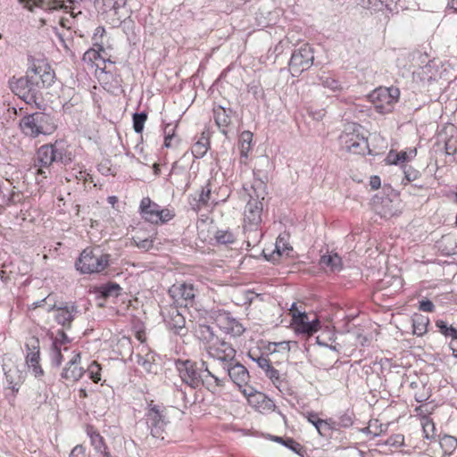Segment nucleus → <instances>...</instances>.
Returning a JSON list of instances; mask_svg holds the SVG:
<instances>
[{
    "mask_svg": "<svg viewBox=\"0 0 457 457\" xmlns=\"http://www.w3.org/2000/svg\"><path fill=\"white\" fill-rule=\"evenodd\" d=\"M175 367L181 380L190 387L195 389L204 386L211 392L223 386V380L209 370L207 362L201 360L199 362L192 360L175 361Z\"/></svg>",
    "mask_w": 457,
    "mask_h": 457,
    "instance_id": "1",
    "label": "nucleus"
},
{
    "mask_svg": "<svg viewBox=\"0 0 457 457\" xmlns=\"http://www.w3.org/2000/svg\"><path fill=\"white\" fill-rule=\"evenodd\" d=\"M252 189L254 195H250V199L245 208V230L247 235V243L252 238L257 242L261 237V232L258 231V227L262 221V212L263 210L262 200L264 199L266 192V184L264 179L254 178Z\"/></svg>",
    "mask_w": 457,
    "mask_h": 457,
    "instance_id": "2",
    "label": "nucleus"
},
{
    "mask_svg": "<svg viewBox=\"0 0 457 457\" xmlns=\"http://www.w3.org/2000/svg\"><path fill=\"white\" fill-rule=\"evenodd\" d=\"M19 125L25 136L33 138L39 135H51L57 129L55 119L51 114L43 112L25 115L21 119Z\"/></svg>",
    "mask_w": 457,
    "mask_h": 457,
    "instance_id": "3",
    "label": "nucleus"
},
{
    "mask_svg": "<svg viewBox=\"0 0 457 457\" xmlns=\"http://www.w3.org/2000/svg\"><path fill=\"white\" fill-rule=\"evenodd\" d=\"M111 254L104 253L100 248L84 249L75 266L82 274L100 273L110 265Z\"/></svg>",
    "mask_w": 457,
    "mask_h": 457,
    "instance_id": "4",
    "label": "nucleus"
},
{
    "mask_svg": "<svg viewBox=\"0 0 457 457\" xmlns=\"http://www.w3.org/2000/svg\"><path fill=\"white\" fill-rule=\"evenodd\" d=\"M145 416L151 436L164 440L168 436L167 427L170 424L168 407L163 404H155L151 401Z\"/></svg>",
    "mask_w": 457,
    "mask_h": 457,
    "instance_id": "5",
    "label": "nucleus"
},
{
    "mask_svg": "<svg viewBox=\"0 0 457 457\" xmlns=\"http://www.w3.org/2000/svg\"><path fill=\"white\" fill-rule=\"evenodd\" d=\"M37 161L41 168H48L54 162L68 164L71 162V153L66 148L64 141L41 145L37 152Z\"/></svg>",
    "mask_w": 457,
    "mask_h": 457,
    "instance_id": "6",
    "label": "nucleus"
},
{
    "mask_svg": "<svg viewBox=\"0 0 457 457\" xmlns=\"http://www.w3.org/2000/svg\"><path fill=\"white\" fill-rule=\"evenodd\" d=\"M9 87L12 92L26 104H35L39 108L43 101L42 88L37 87L27 73L25 76L18 79L12 77L9 80Z\"/></svg>",
    "mask_w": 457,
    "mask_h": 457,
    "instance_id": "7",
    "label": "nucleus"
},
{
    "mask_svg": "<svg viewBox=\"0 0 457 457\" xmlns=\"http://www.w3.org/2000/svg\"><path fill=\"white\" fill-rule=\"evenodd\" d=\"M361 126L356 123L348 125L339 136L341 148L354 154H365L369 148L367 138L361 135Z\"/></svg>",
    "mask_w": 457,
    "mask_h": 457,
    "instance_id": "8",
    "label": "nucleus"
},
{
    "mask_svg": "<svg viewBox=\"0 0 457 457\" xmlns=\"http://www.w3.org/2000/svg\"><path fill=\"white\" fill-rule=\"evenodd\" d=\"M29 66L26 73L37 87L42 89L51 87L55 79V72L50 64L44 59L32 56L28 58Z\"/></svg>",
    "mask_w": 457,
    "mask_h": 457,
    "instance_id": "9",
    "label": "nucleus"
},
{
    "mask_svg": "<svg viewBox=\"0 0 457 457\" xmlns=\"http://www.w3.org/2000/svg\"><path fill=\"white\" fill-rule=\"evenodd\" d=\"M139 209L142 218L153 224L166 223L175 216L170 210L162 208L149 197H144L141 200Z\"/></svg>",
    "mask_w": 457,
    "mask_h": 457,
    "instance_id": "10",
    "label": "nucleus"
},
{
    "mask_svg": "<svg viewBox=\"0 0 457 457\" xmlns=\"http://www.w3.org/2000/svg\"><path fill=\"white\" fill-rule=\"evenodd\" d=\"M47 312H55L54 320L61 325L63 329H71L75 317L79 313V310L75 302L57 303L54 301L46 310Z\"/></svg>",
    "mask_w": 457,
    "mask_h": 457,
    "instance_id": "11",
    "label": "nucleus"
},
{
    "mask_svg": "<svg viewBox=\"0 0 457 457\" xmlns=\"http://www.w3.org/2000/svg\"><path fill=\"white\" fill-rule=\"evenodd\" d=\"M314 61L313 49L308 44L294 50L288 62L292 76L296 77L312 67Z\"/></svg>",
    "mask_w": 457,
    "mask_h": 457,
    "instance_id": "12",
    "label": "nucleus"
},
{
    "mask_svg": "<svg viewBox=\"0 0 457 457\" xmlns=\"http://www.w3.org/2000/svg\"><path fill=\"white\" fill-rule=\"evenodd\" d=\"M399 96L400 91L397 87H379L371 93L370 98L378 112L387 113L392 111Z\"/></svg>",
    "mask_w": 457,
    "mask_h": 457,
    "instance_id": "13",
    "label": "nucleus"
},
{
    "mask_svg": "<svg viewBox=\"0 0 457 457\" xmlns=\"http://www.w3.org/2000/svg\"><path fill=\"white\" fill-rule=\"evenodd\" d=\"M292 316V324L298 334L311 336L320 328V320L314 316L312 320L305 312H300L294 303L289 309Z\"/></svg>",
    "mask_w": 457,
    "mask_h": 457,
    "instance_id": "14",
    "label": "nucleus"
},
{
    "mask_svg": "<svg viewBox=\"0 0 457 457\" xmlns=\"http://www.w3.org/2000/svg\"><path fill=\"white\" fill-rule=\"evenodd\" d=\"M391 194L386 195H376L373 198V209L381 218L389 219L398 212V195L392 188H388Z\"/></svg>",
    "mask_w": 457,
    "mask_h": 457,
    "instance_id": "15",
    "label": "nucleus"
},
{
    "mask_svg": "<svg viewBox=\"0 0 457 457\" xmlns=\"http://www.w3.org/2000/svg\"><path fill=\"white\" fill-rule=\"evenodd\" d=\"M194 162L192 154L188 152L183 154L179 160L173 162L170 176H174L177 187H181L186 191L190 187V173L187 171L188 167Z\"/></svg>",
    "mask_w": 457,
    "mask_h": 457,
    "instance_id": "16",
    "label": "nucleus"
},
{
    "mask_svg": "<svg viewBox=\"0 0 457 457\" xmlns=\"http://www.w3.org/2000/svg\"><path fill=\"white\" fill-rule=\"evenodd\" d=\"M197 289L191 283H176L168 290L169 295L181 306H192Z\"/></svg>",
    "mask_w": 457,
    "mask_h": 457,
    "instance_id": "17",
    "label": "nucleus"
},
{
    "mask_svg": "<svg viewBox=\"0 0 457 457\" xmlns=\"http://www.w3.org/2000/svg\"><path fill=\"white\" fill-rule=\"evenodd\" d=\"M204 349L211 358L222 361L224 365L230 361H234L236 356V350L233 346L229 343L220 338H218L212 345L204 346Z\"/></svg>",
    "mask_w": 457,
    "mask_h": 457,
    "instance_id": "18",
    "label": "nucleus"
},
{
    "mask_svg": "<svg viewBox=\"0 0 457 457\" xmlns=\"http://www.w3.org/2000/svg\"><path fill=\"white\" fill-rule=\"evenodd\" d=\"M161 314L170 329L174 330L178 335H184L183 331H186V320L177 306L164 307L162 309Z\"/></svg>",
    "mask_w": 457,
    "mask_h": 457,
    "instance_id": "19",
    "label": "nucleus"
},
{
    "mask_svg": "<svg viewBox=\"0 0 457 457\" xmlns=\"http://www.w3.org/2000/svg\"><path fill=\"white\" fill-rule=\"evenodd\" d=\"M223 369L229 376L231 381L239 388L247 386L250 375L249 371L243 364L234 359V361H230L224 365Z\"/></svg>",
    "mask_w": 457,
    "mask_h": 457,
    "instance_id": "20",
    "label": "nucleus"
},
{
    "mask_svg": "<svg viewBox=\"0 0 457 457\" xmlns=\"http://www.w3.org/2000/svg\"><path fill=\"white\" fill-rule=\"evenodd\" d=\"M127 0H96V4L99 5L102 4V12L111 13L115 16L112 18L110 21L112 26H119L124 20V14H120V10L125 7Z\"/></svg>",
    "mask_w": 457,
    "mask_h": 457,
    "instance_id": "21",
    "label": "nucleus"
},
{
    "mask_svg": "<svg viewBox=\"0 0 457 457\" xmlns=\"http://www.w3.org/2000/svg\"><path fill=\"white\" fill-rule=\"evenodd\" d=\"M242 393L248 396V401L260 411L270 412L276 410V404L272 399L261 392H253V388L242 389Z\"/></svg>",
    "mask_w": 457,
    "mask_h": 457,
    "instance_id": "22",
    "label": "nucleus"
},
{
    "mask_svg": "<svg viewBox=\"0 0 457 457\" xmlns=\"http://www.w3.org/2000/svg\"><path fill=\"white\" fill-rule=\"evenodd\" d=\"M80 362V354H76L66 365L63 369L61 376L62 378L69 381H78L79 380L86 370L79 367V364Z\"/></svg>",
    "mask_w": 457,
    "mask_h": 457,
    "instance_id": "23",
    "label": "nucleus"
},
{
    "mask_svg": "<svg viewBox=\"0 0 457 457\" xmlns=\"http://www.w3.org/2000/svg\"><path fill=\"white\" fill-rule=\"evenodd\" d=\"M3 370L4 371L5 380L9 388H11L12 392L17 393L20 386L25 379L23 371L19 370L17 366L9 367L6 364L3 365Z\"/></svg>",
    "mask_w": 457,
    "mask_h": 457,
    "instance_id": "24",
    "label": "nucleus"
},
{
    "mask_svg": "<svg viewBox=\"0 0 457 457\" xmlns=\"http://www.w3.org/2000/svg\"><path fill=\"white\" fill-rule=\"evenodd\" d=\"M210 201L214 204H217L219 202L217 199L212 198V185L209 180L206 185L202 187L197 197L194 196L192 198L190 205L194 211L198 212L202 207L206 206Z\"/></svg>",
    "mask_w": 457,
    "mask_h": 457,
    "instance_id": "25",
    "label": "nucleus"
},
{
    "mask_svg": "<svg viewBox=\"0 0 457 457\" xmlns=\"http://www.w3.org/2000/svg\"><path fill=\"white\" fill-rule=\"evenodd\" d=\"M266 377H268L272 384L278 389L283 395H291L293 394L292 389L288 386L287 381L283 378L279 371L276 370L271 363L269 364V368L264 370Z\"/></svg>",
    "mask_w": 457,
    "mask_h": 457,
    "instance_id": "26",
    "label": "nucleus"
},
{
    "mask_svg": "<svg viewBox=\"0 0 457 457\" xmlns=\"http://www.w3.org/2000/svg\"><path fill=\"white\" fill-rule=\"evenodd\" d=\"M25 347L27 350L26 364L28 365V367H30L33 364L39 363V361H40L39 339L36 337H29L25 344Z\"/></svg>",
    "mask_w": 457,
    "mask_h": 457,
    "instance_id": "27",
    "label": "nucleus"
},
{
    "mask_svg": "<svg viewBox=\"0 0 457 457\" xmlns=\"http://www.w3.org/2000/svg\"><path fill=\"white\" fill-rule=\"evenodd\" d=\"M231 109H225L219 105L213 109V118L216 125L219 127L220 132L224 135L227 134V128L231 122Z\"/></svg>",
    "mask_w": 457,
    "mask_h": 457,
    "instance_id": "28",
    "label": "nucleus"
},
{
    "mask_svg": "<svg viewBox=\"0 0 457 457\" xmlns=\"http://www.w3.org/2000/svg\"><path fill=\"white\" fill-rule=\"evenodd\" d=\"M104 88L114 96H119L124 92L122 87V78L120 74L105 73Z\"/></svg>",
    "mask_w": 457,
    "mask_h": 457,
    "instance_id": "29",
    "label": "nucleus"
},
{
    "mask_svg": "<svg viewBox=\"0 0 457 457\" xmlns=\"http://www.w3.org/2000/svg\"><path fill=\"white\" fill-rule=\"evenodd\" d=\"M196 337L204 344V346L212 345L219 337L213 328L206 324H199L195 328Z\"/></svg>",
    "mask_w": 457,
    "mask_h": 457,
    "instance_id": "30",
    "label": "nucleus"
},
{
    "mask_svg": "<svg viewBox=\"0 0 457 457\" xmlns=\"http://www.w3.org/2000/svg\"><path fill=\"white\" fill-rule=\"evenodd\" d=\"M412 332L418 337H422L428 331L429 319L422 314L415 313L412 316Z\"/></svg>",
    "mask_w": 457,
    "mask_h": 457,
    "instance_id": "31",
    "label": "nucleus"
},
{
    "mask_svg": "<svg viewBox=\"0 0 457 457\" xmlns=\"http://www.w3.org/2000/svg\"><path fill=\"white\" fill-rule=\"evenodd\" d=\"M421 426L424 437L430 441H437L436 428L434 421L427 415L421 417Z\"/></svg>",
    "mask_w": 457,
    "mask_h": 457,
    "instance_id": "32",
    "label": "nucleus"
},
{
    "mask_svg": "<svg viewBox=\"0 0 457 457\" xmlns=\"http://www.w3.org/2000/svg\"><path fill=\"white\" fill-rule=\"evenodd\" d=\"M220 318L227 321V326L224 327V328L228 333L234 337L241 336L244 333L245 328L243 325L235 318L229 316V313H224L223 315H220Z\"/></svg>",
    "mask_w": 457,
    "mask_h": 457,
    "instance_id": "33",
    "label": "nucleus"
},
{
    "mask_svg": "<svg viewBox=\"0 0 457 457\" xmlns=\"http://www.w3.org/2000/svg\"><path fill=\"white\" fill-rule=\"evenodd\" d=\"M122 288L116 282H108L98 287V293L103 298L118 297Z\"/></svg>",
    "mask_w": 457,
    "mask_h": 457,
    "instance_id": "34",
    "label": "nucleus"
},
{
    "mask_svg": "<svg viewBox=\"0 0 457 457\" xmlns=\"http://www.w3.org/2000/svg\"><path fill=\"white\" fill-rule=\"evenodd\" d=\"M253 140V133L245 130L243 131L239 137L240 145V156L241 158L247 159L248 154L251 150V143Z\"/></svg>",
    "mask_w": 457,
    "mask_h": 457,
    "instance_id": "35",
    "label": "nucleus"
},
{
    "mask_svg": "<svg viewBox=\"0 0 457 457\" xmlns=\"http://www.w3.org/2000/svg\"><path fill=\"white\" fill-rule=\"evenodd\" d=\"M87 434L95 450L99 453H104L106 457H111L110 453L106 452V445L104 444V437L96 431L88 430Z\"/></svg>",
    "mask_w": 457,
    "mask_h": 457,
    "instance_id": "36",
    "label": "nucleus"
},
{
    "mask_svg": "<svg viewBox=\"0 0 457 457\" xmlns=\"http://www.w3.org/2000/svg\"><path fill=\"white\" fill-rule=\"evenodd\" d=\"M319 84L332 91H341L343 87L337 79L331 77L329 74L323 72L318 77Z\"/></svg>",
    "mask_w": 457,
    "mask_h": 457,
    "instance_id": "37",
    "label": "nucleus"
},
{
    "mask_svg": "<svg viewBox=\"0 0 457 457\" xmlns=\"http://www.w3.org/2000/svg\"><path fill=\"white\" fill-rule=\"evenodd\" d=\"M437 441L439 442L440 447L445 454H452L457 447V438L453 436H438Z\"/></svg>",
    "mask_w": 457,
    "mask_h": 457,
    "instance_id": "38",
    "label": "nucleus"
},
{
    "mask_svg": "<svg viewBox=\"0 0 457 457\" xmlns=\"http://www.w3.org/2000/svg\"><path fill=\"white\" fill-rule=\"evenodd\" d=\"M35 6L44 10H58L64 7L62 0H29Z\"/></svg>",
    "mask_w": 457,
    "mask_h": 457,
    "instance_id": "39",
    "label": "nucleus"
},
{
    "mask_svg": "<svg viewBox=\"0 0 457 457\" xmlns=\"http://www.w3.org/2000/svg\"><path fill=\"white\" fill-rule=\"evenodd\" d=\"M320 264L329 267L332 270H339L341 269V258L337 253L322 255Z\"/></svg>",
    "mask_w": 457,
    "mask_h": 457,
    "instance_id": "40",
    "label": "nucleus"
},
{
    "mask_svg": "<svg viewBox=\"0 0 457 457\" xmlns=\"http://www.w3.org/2000/svg\"><path fill=\"white\" fill-rule=\"evenodd\" d=\"M214 238L220 245H229L236 241L235 235L229 229H218Z\"/></svg>",
    "mask_w": 457,
    "mask_h": 457,
    "instance_id": "41",
    "label": "nucleus"
},
{
    "mask_svg": "<svg viewBox=\"0 0 457 457\" xmlns=\"http://www.w3.org/2000/svg\"><path fill=\"white\" fill-rule=\"evenodd\" d=\"M209 145L208 138H202V140H199L193 145L191 153L189 154H192L193 159L201 158L206 154Z\"/></svg>",
    "mask_w": 457,
    "mask_h": 457,
    "instance_id": "42",
    "label": "nucleus"
},
{
    "mask_svg": "<svg viewBox=\"0 0 457 457\" xmlns=\"http://www.w3.org/2000/svg\"><path fill=\"white\" fill-rule=\"evenodd\" d=\"M316 421L318 422L316 429L318 430L320 436H327L330 431L337 429L336 421L333 420L332 419Z\"/></svg>",
    "mask_w": 457,
    "mask_h": 457,
    "instance_id": "43",
    "label": "nucleus"
},
{
    "mask_svg": "<svg viewBox=\"0 0 457 457\" xmlns=\"http://www.w3.org/2000/svg\"><path fill=\"white\" fill-rule=\"evenodd\" d=\"M132 120L135 132L141 134L143 132L145 123L147 120V113L145 112H135L133 114Z\"/></svg>",
    "mask_w": 457,
    "mask_h": 457,
    "instance_id": "44",
    "label": "nucleus"
},
{
    "mask_svg": "<svg viewBox=\"0 0 457 457\" xmlns=\"http://www.w3.org/2000/svg\"><path fill=\"white\" fill-rule=\"evenodd\" d=\"M436 326L444 336L451 337L453 340H457V328L448 326L445 321L441 320H436Z\"/></svg>",
    "mask_w": 457,
    "mask_h": 457,
    "instance_id": "45",
    "label": "nucleus"
},
{
    "mask_svg": "<svg viewBox=\"0 0 457 457\" xmlns=\"http://www.w3.org/2000/svg\"><path fill=\"white\" fill-rule=\"evenodd\" d=\"M402 167L404 173L403 184L406 185L407 183L414 181L420 177V172L411 165L403 164Z\"/></svg>",
    "mask_w": 457,
    "mask_h": 457,
    "instance_id": "46",
    "label": "nucleus"
},
{
    "mask_svg": "<svg viewBox=\"0 0 457 457\" xmlns=\"http://www.w3.org/2000/svg\"><path fill=\"white\" fill-rule=\"evenodd\" d=\"M62 359L61 347L57 346V342H53L51 347V364L58 368L62 364Z\"/></svg>",
    "mask_w": 457,
    "mask_h": 457,
    "instance_id": "47",
    "label": "nucleus"
},
{
    "mask_svg": "<svg viewBox=\"0 0 457 457\" xmlns=\"http://www.w3.org/2000/svg\"><path fill=\"white\" fill-rule=\"evenodd\" d=\"M175 126H172L171 124H167L164 128V143L163 145L166 148H170L176 145V144L173 143L175 139Z\"/></svg>",
    "mask_w": 457,
    "mask_h": 457,
    "instance_id": "48",
    "label": "nucleus"
},
{
    "mask_svg": "<svg viewBox=\"0 0 457 457\" xmlns=\"http://www.w3.org/2000/svg\"><path fill=\"white\" fill-rule=\"evenodd\" d=\"M86 371L88 373L89 378L95 383H97L98 381L101 380V374H100L101 366H100V364L97 361H92L89 364V366L87 367Z\"/></svg>",
    "mask_w": 457,
    "mask_h": 457,
    "instance_id": "49",
    "label": "nucleus"
},
{
    "mask_svg": "<svg viewBox=\"0 0 457 457\" xmlns=\"http://www.w3.org/2000/svg\"><path fill=\"white\" fill-rule=\"evenodd\" d=\"M283 445L301 456H303V453L305 452L303 446L301 444L297 443L290 437L286 438Z\"/></svg>",
    "mask_w": 457,
    "mask_h": 457,
    "instance_id": "50",
    "label": "nucleus"
},
{
    "mask_svg": "<svg viewBox=\"0 0 457 457\" xmlns=\"http://www.w3.org/2000/svg\"><path fill=\"white\" fill-rule=\"evenodd\" d=\"M248 356L257 363L258 367L264 370L266 368H269V364L270 363V359L267 356L262 354L255 355L254 353L249 352Z\"/></svg>",
    "mask_w": 457,
    "mask_h": 457,
    "instance_id": "51",
    "label": "nucleus"
},
{
    "mask_svg": "<svg viewBox=\"0 0 457 457\" xmlns=\"http://www.w3.org/2000/svg\"><path fill=\"white\" fill-rule=\"evenodd\" d=\"M353 413L345 412L339 417L337 421H336V428L337 427L349 428L353 425Z\"/></svg>",
    "mask_w": 457,
    "mask_h": 457,
    "instance_id": "52",
    "label": "nucleus"
},
{
    "mask_svg": "<svg viewBox=\"0 0 457 457\" xmlns=\"http://www.w3.org/2000/svg\"><path fill=\"white\" fill-rule=\"evenodd\" d=\"M404 436L401 434L391 436L386 439L385 445L391 446H401L403 445Z\"/></svg>",
    "mask_w": 457,
    "mask_h": 457,
    "instance_id": "53",
    "label": "nucleus"
},
{
    "mask_svg": "<svg viewBox=\"0 0 457 457\" xmlns=\"http://www.w3.org/2000/svg\"><path fill=\"white\" fill-rule=\"evenodd\" d=\"M53 342H57V346L61 347L62 345L69 344L71 342V339L64 332V329H59Z\"/></svg>",
    "mask_w": 457,
    "mask_h": 457,
    "instance_id": "54",
    "label": "nucleus"
},
{
    "mask_svg": "<svg viewBox=\"0 0 457 457\" xmlns=\"http://www.w3.org/2000/svg\"><path fill=\"white\" fill-rule=\"evenodd\" d=\"M286 249L292 250V247H287L284 238L279 236L276 241L275 252L278 253V255H281L282 253L286 251Z\"/></svg>",
    "mask_w": 457,
    "mask_h": 457,
    "instance_id": "55",
    "label": "nucleus"
},
{
    "mask_svg": "<svg viewBox=\"0 0 457 457\" xmlns=\"http://www.w3.org/2000/svg\"><path fill=\"white\" fill-rule=\"evenodd\" d=\"M419 310L427 312H432L435 310L434 303L428 299H423L419 302Z\"/></svg>",
    "mask_w": 457,
    "mask_h": 457,
    "instance_id": "56",
    "label": "nucleus"
},
{
    "mask_svg": "<svg viewBox=\"0 0 457 457\" xmlns=\"http://www.w3.org/2000/svg\"><path fill=\"white\" fill-rule=\"evenodd\" d=\"M145 372L149 374H157L158 373V365L154 363V358L149 359L145 365L142 367Z\"/></svg>",
    "mask_w": 457,
    "mask_h": 457,
    "instance_id": "57",
    "label": "nucleus"
},
{
    "mask_svg": "<svg viewBox=\"0 0 457 457\" xmlns=\"http://www.w3.org/2000/svg\"><path fill=\"white\" fill-rule=\"evenodd\" d=\"M100 58V52L95 49H89L84 54V60L90 62L96 61Z\"/></svg>",
    "mask_w": 457,
    "mask_h": 457,
    "instance_id": "58",
    "label": "nucleus"
},
{
    "mask_svg": "<svg viewBox=\"0 0 457 457\" xmlns=\"http://www.w3.org/2000/svg\"><path fill=\"white\" fill-rule=\"evenodd\" d=\"M104 33L105 29L102 26H99L95 29L93 40L96 42V45H98V40L104 37Z\"/></svg>",
    "mask_w": 457,
    "mask_h": 457,
    "instance_id": "59",
    "label": "nucleus"
},
{
    "mask_svg": "<svg viewBox=\"0 0 457 457\" xmlns=\"http://www.w3.org/2000/svg\"><path fill=\"white\" fill-rule=\"evenodd\" d=\"M51 300H52V296H51V295H49L46 298L33 303L29 308L34 310L36 308L42 307L44 305V303H47L49 305V304H51L50 303Z\"/></svg>",
    "mask_w": 457,
    "mask_h": 457,
    "instance_id": "60",
    "label": "nucleus"
},
{
    "mask_svg": "<svg viewBox=\"0 0 457 457\" xmlns=\"http://www.w3.org/2000/svg\"><path fill=\"white\" fill-rule=\"evenodd\" d=\"M32 370V372L35 376V378H39L44 375V370L40 365V363L33 364L32 366L29 367Z\"/></svg>",
    "mask_w": 457,
    "mask_h": 457,
    "instance_id": "61",
    "label": "nucleus"
},
{
    "mask_svg": "<svg viewBox=\"0 0 457 457\" xmlns=\"http://www.w3.org/2000/svg\"><path fill=\"white\" fill-rule=\"evenodd\" d=\"M395 160L398 161V164L404 163L405 162L410 161V157L408 156L407 152L401 151L399 153L396 152Z\"/></svg>",
    "mask_w": 457,
    "mask_h": 457,
    "instance_id": "62",
    "label": "nucleus"
},
{
    "mask_svg": "<svg viewBox=\"0 0 457 457\" xmlns=\"http://www.w3.org/2000/svg\"><path fill=\"white\" fill-rule=\"evenodd\" d=\"M307 420L316 428V426L318 425V422L316 420H321L322 419H320L318 417V414L315 412H308Z\"/></svg>",
    "mask_w": 457,
    "mask_h": 457,
    "instance_id": "63",
    "label": "nucleus"
},
{
    "mask_svg": "<svg viewBox=\"0 0 457 457\" xmlns=\"http://www.w3.org/2000/svg\"><path fill=\"white\" fill-rule=\"evenodd\" d=\"M84 453L85 448L81 445H78L72 449L70 457H75L78 456L79 454H84Z\"/></svg>",
    "mask_w": 457,
    "mask_h": 457,
    "instance_id": "64",
    "label": "nucleus"
}]
</instances>
